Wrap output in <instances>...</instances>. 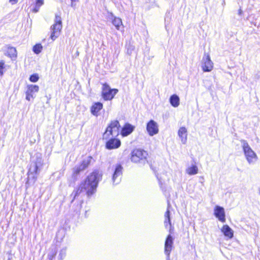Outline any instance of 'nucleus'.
Masks as SVG:
<instances>
[{"label": "nucleus", "instance_id": "obj_1", "mask_svg": "<svg viewBox=\"0 0 260 260\" xmlns=\"http://www.w3.org/2000/svg\"><path fill=\"white\" fill-rule=\"evenodd\" d=\"M119 122L117 120H114L111 122L103 134V139L108 140L106 143V148L107 149H117L120 146L121 141L115 138L119 134Z\"/></svg>", "mask_w": 260, "mask_h": 260}, {"label": "nucleus", "instance_id": "obj_2", "mask_svg": "<svg viewBox=\"0 0 260 260\" xmlns=\"http://www.w3.org/2000/svg\"><path fill=\"white\" fill-rule=\"evenodd\" d=\"M102 175L99 172H92L81 183L78 190L73 192L74 198L82 192H85L88 196L93 194L96 191L99 181Z\"/></svg>", "mask_w": 260, "mask_h": 260}, {"label": "nucleus", "instance_id": "obj_3", "mask_svg": "<svg viewBox=\"0 0 260 260\" xmlns=\"http://www.w3.org/2000/svg\"><path fill=\"white\" fill-rule=\"evenodd\" d=\"M240 142L248 162L249 164H254L257 160V155L252 150L246 141L241 140Z\"/></svg>", "mask_w": 260, "mask_h": 260}, {"label": "nucleus", "instance_id": "obj_4", "mask_svg": "<svg viewBox=\"0 0 260 260\" xmlns=\"http://www.w3.org/2000/svg\"><path fill=\"white\" fill-rule=\"evenodd\" d=\"M43 165V161L41 157H38L37 161L31 163L28 172V180L35 182L37 178V175Z\"/></svg>", "mask_w": 260, "mask_h": 260}, {"label": "nucleus", "instance_id": "obj_5", "mask_svg": "<svg viewBox=\"0 0 260 260\" xmlns=\"http://www.w3.org/2000/svg\"><path fill=\"white\" fill-rule=\"evenodd\" d=\"M118 91L117 89H112L108 84L104 83L102 88V96L105 101H110L114 98Z\"/></svg>", "mask_w": 260, "mask_h": 260}, {"label": "nucleus", "instance_id": "obj_6", "mask_svg": "<svg viewBox=\"0 0 260 260\" xmlns=\"http://www.w3.org/2000/svg\"><path fill=\"white\" fill-rule=\"evenodd\" d=\"M61 29L62 21L61 17L56 15L55 23L51 27L52 32L50 38L53 41L55 40L59 36Z\"/></svg>", "mask_w": 260, "mask_h": 260}, {"label": "nucleus", "instance_id": "obj_7", "mask_svg": "<svg viewBox=\"0 0 260 260\" xmlns=\"http://www.w3.org/2000/svg\"><path fill=\"white\" fill-rule=\"evenodd\" d=\"M147 153L143 150L136 149L134 150L131 153V160L134 162H139L146 158Z\"/></svg>", "mask_w": 260, "mask_h": 260}, {"label": "nucleus", "instance_id": "obj_8", "mask_svg": "<svg viewBox=\"0 0 260 260\" xmlns=\"http://www.w3.org/2000/svg\"><path fill=\"white\" fill-rule=\"evenodd\" d=\"M39 90V87L37 85H27L25 91L26 100L28 101H32L36 97L35 93H37Z\"/></svg>", "mask_w": 260, "mask_h": 260}, {"label": "nucleus", "instance_id": "obj_9", "mask_svg": "<svg viewBox=\"0 0 260 260\" xmlns=\"http://www.w3.org/2000/svg\"><path fill=\"white\" fill-rule=\"evenodd\" d=\"M202 68L204 72H209L212 70L213 63L208 54H205L202 60Z\"/></svg>", "mask_w": 260, "mask_h": 260}, {"label": "nucleus", "instance_id": "obj_10", "mask_svg": "<svg viewBox=\"0 0 260 260\" xmlns=\"http://www.w3.org/2000/svg\"><path fill=\"white\" fill-rule=\"evenodd\" d=\"M173 245V238L170 234L169 235L165 243V253L167 255V259L170 260V255L172 250Z\"/></svg>", "mask_w": 260, "mask_h": 260}, {"label": "nucleus", "instance_id": "obj_11", "mask_svg": "<svg viewBox=\"0 0 260 260\" xmlns=\"http://www.w3.org/2000/svg\"><path fill=\"white\" fill-rule=\"evenodd\" d=\"M146 129L150 136H153L158 133L157 123L153 120H150L147 124Z\"/></svg>", "mask_w": 260, "mask_h": 260}, {"label": "nucleus", "instance_id": "obj_12", "mask_svg": "<svg viewBox=\"0 0 260 260\" xmlns=\"http://www.w3.org/2000/svg\"><path fill=\"white\" fill-rule=\"evenodd\" d=\"M122 175V166L120 165H116L112 177V180L114 184H117L120 182Z\"/></svg>", "mask_w": 260, "mask_h": 260}, {"label": "nucleus", "instance_id": "obj_13", "mask_svg": "<svg viewBox=\"0 0 260 260\" xmlns=\"http://www.w3.org/2000/svg\"><path fill=\"white\" fill-rule=\"evenodd\" d=\"M214 214L218 219L222 222H225V214L224 209L219 206H216L214 210Z\"/></svg>", "mask_w": 260, "mask_h": 260}, {"label": "nucleus", "instance_id": "obj_14", "mask_svg": "<svg viewBox=\"0 0 260 260\" xmlns=\"http://www.w3.org/2000/svg\"><path fill=\"white\" fill-rule=\"evenodd\" d=\"M91 158V157H88L87 158L84 159L82 164L79 167L74 169V173L77 175L81 171L85 169L90 163Z\"/></svg>", "mask_w": 260, "mask_h": 260}, {"label": "nucleus", "instance_id": "obj_15", "mask_svg": "<svg viewBox=\"0 0 260 260\" xmlns=\"http://www.w3.org/2000/svg\"><path fill=\"white\" fill-rule=\"evenodd\" d=\"M187 131L185 127H181L178 132V135L181 139V142L185 144L187 142Z\"/></svg>", "mask_w": 260, "mask_h": 260}, {"label": "nucleus", "instance_id": "obj_16", "mask_svg": "<svg viewBox=\"0 0 260 260\" xmlns=\"http://www.w3.org/2000/svg\"><path fill=\"white\" fill-rule=\"evenodd\" d=\"M134 129V126L129 123L125 124L121 129V134L125 137L131 134Z\"/></svg>", "mask_w": 260, "mask_h": 260}, {"label": "nucleus", "instance_id": "obj_17", "mask_svg": "<svg viewBox=\"0 0 260 260\" xmlns=\"http://www.w3.org/2000/svg\"><path fill=\"white\" fill-rule=\"evenodd\" d=\"M103 105L100 102L94 103L91 107V113L95 116L99 115V112L103 108Z\"/></svg>", "mask_w": 260, "mask_h": 260}, {"label": "nucleus", "instance_id": "obj_18", "mask_svg": "<svg viewBox=\"0 0 260 260\" xmlns=\"http://www.w3.org/2000/svg\"><path fill=\"white\" fill-rule=\"evenodd\" d=\"M5 55L11 58L12 60L17 58V50L15 47L9 46Z\"/></svg>", "mask_w": 260, "mask_h": 260}, {"label": "nucleus", "instance_id": "obj_19", "mask_svg": "<svg viewBox=\"0 0 260 260\" xmlns=\"http://www.w3.org/2000/svg\"><path fill=\"white\" fill-rule=\"evenodd\" d=\"M221 232L225 237H227L231 239L233 237V231L228 225H224L222 226L221 229Z\"/></svg>", "mask_w": 260, "mask_h": 260}, {"label": "nucleus", "instance_id": "obj_20", "mask_svg": "<svg viewBox=\"0 0 260 260\" xmlns=\"http://www.w3.org/2000/svg\"><path fill=\"white\" fill-rule=\"evenodd\" d=\"M180 99L178 95L173 94L170 98V102L174 107H177L179 105Z\"/></svg>", "mask_w": 260, "mask_h": 260}, {"label": "nucleus", "instance_id": "obj_21", "mask_svg": "<svg viewBox=\"0 0 260 260\" xmlns=\"http://www.w3.org/2000/svg\"><path fill=\"white\" fill-rule=\"evenodd\" d=\"M186 173L189 175H196L198 173V168L197 166L192 165L186 169Z\"/></svg>", "mask_w": 260, "mask_h": 260}, {"label": "nucleus", "instance_id": "obj_22", "mask_svg": "<svg viewBox=\"0 0 260 260\" xmlns=\"http://www.w3.org/2000/svg\"><path fill=\"white\" fill-rule=\"evenodd\" d=\"M164 224L166 228H168L169 226H171L170 211L169 209H167V211L165 214V221Z\"/></svg>", "mask_w": 260, "mask_h": 260}, {"label": "nucleus", "instance_id": "obj_23", "mask_svg": "<svg viewBox=\"0 0 260 260\" xmlns=\"http://www.w3.org/2000/svg\"><path fill=\"white\" fill-rule=\"evenodd\" d=\"M112 24L115 26L117 30H119L120 26L122 24V20L120 18L113 16Z\"/></svg>", "mask_w": 260, "mask_h": 260}, {"label": "nucleus", "instance_id": "obj_24", "mask_svg": "<svg viewBox=\"0 0 260 260\" xmlns=\"http://www.w3.org/2000/svg\"><path fill=\"white\" fill-rule=\"evenodd\" d=\"M56 254V249L55 246H52L51 248V251L48 254V257L49 260H52L55 256Z\"/></svg>", "mask_w": 260, "mask_h": 260}, {"label": "nucleus", "instance_id": "obj_25", "mask_svg": "<svg viewBox=\"0 0 260 260\" xmlns=\"http://www.w3.org/2000/svg\"><path fill=\"white\" fill-rule=\"evenodd\" d=\"M44 4V0H36V5L33 10V12L37 13L39 11L41 6Z\"/></svg>", "mask_w": 260, "mask_h": 260}, {"label": "nucleus", "instance_id": "obj_26", "mask_svg": "<svg viewBox=\"0 0 260 260\" xmlns=\"http://www.w3.org/2000/svg\"><path fill=\"white\" fill-rule=\"evenodd\" d=\"M67 248H62L59 253L58 258L60 260H62L66 255Z\"/></svg>", "mask_w": 260, "mask_h": 260}, {"label": "nucleus", "instance_id": "obj_27", "mask_svg": "<svg viewBox=\"0 0 260 260\" xmlns=\"http://www.w3.org/2000/svg\"><path fill=\"white\" fill-rule=\"evenodd\" d=\"M42 49V46L40 44H36L33 47V51L36 54H37L40 53L41 52Z\"/></svg>", "mask_w": 260, "mask_h": 260}, {"label": "nucleus", "instance_id": "obj_28", "mask_svg": "<svg viewBox=\"0 0 260 260\" xmlns=\"http://www.w3.org/2000/svg\"><path fill=\"white\" fill-rule=\"evenodd\" d=\"M5 61L4 60H0V76H3L4 74V69L5 68Z\"/></svg>", "mask_w": 260, "mask_h": 260}, {"label": "nucleus", "instance_id": "obj_29", "mask_svg": "<svg viewBox=\"0 0 260 260\" xmlns=\"http://www.w3.org/2000/svg\"><path fill=\"white\" fill-rule=\"evenodd\" d=\"M39 79V76L37 74L31 75L29 77V80L32 82H36Z\"/></svg>", "mask_w": 260, "mask_h": 260}, {"label": "nucleus", "instance_id": "obj_30", "mask_svg": "<svg viewBox=\"0 0 260 260\" xmlns=\"http://www.w3.org/2000/svg\"><path fill=\"white\" fill-rule=\"evenodd\" d=\"M134 49V47H132V49H127V53L129 54H132V50H133Z\"/></svg>", "mask_w": 260, "mask_h": 260}, {"label": "nucleus", "instance_id": "obj_31", "mask_svg": "<svg viewBox=\"0 0 260 260\" xmlns=\"http://www.w3.org/2000/svg\"><path fill=\"white\" fill-rule=\"evenodd\" d=\"M18 0H10V2L12 4H15L16 3H17Z\"/></svg>", "mask_w": 260, "mask_h": 260}, {"label": "nucleus", "instance_id": "obj_32", "mask_svg": "<svg viewBox=\"0 0 260 260\" xmlns=\"http://www.w3.org/2000/svg\"><path fill=\"white\" fill-rule=\"evenodd\" d=\"M242 10L241 9H239V12H238L239 14L241 15L242 14Z\"/></svg>", "mask_w": 260, "mask_h": 260}, {"label": "nucleus", "instance_id": "obj_33", "mask_svg": "<svg viewBox=\"0 0 260 260\" xmlns=\"http://www.w3.org/2000/svg\"><path fill=\"white\" fill-rule=\"evenodd\" d=\"M73 1H72V4H71V6H72V7H74V3H73Z\"/></svg>", "mask_w": 260, "mask_h": 260}]
</instances>
